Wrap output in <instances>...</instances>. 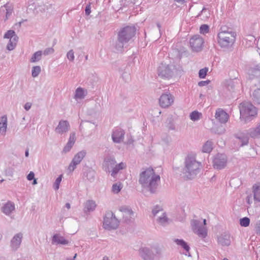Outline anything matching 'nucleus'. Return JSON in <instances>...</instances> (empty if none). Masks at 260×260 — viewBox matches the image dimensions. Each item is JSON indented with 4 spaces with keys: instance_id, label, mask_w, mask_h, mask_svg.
<instances>
[{
    "instance_id": "nucleus-42",
    "label": "nucleus",
    "mask_w": 260,
    "mask_h": 260,
    "mask_svg": "<svg viewBox=\"0 0 260 260\" xmlns=\"http://www.w3.org/2000/svg\"><path fill=\"white\" fill-rule=\"evenodd\" d=\"M249 223L250 219L246 217L241 218L240 220V224L242 226L247 227L249 225Z\"/></svg>"
},
{
    "instance_id": "nucleus-50",
    "label": "nucleus",
    "mask_w": 260,
    "mask_h": 260,
    "mask_svg": "<svg viewBox=\"0 0 260 260\" xmlns=\"http://www.w3.org/2000/svg\"><path fill=\"white\" fill-rule=\"evenodd\" d=\"M94 172L92 171H89L87 175V178L90 181L94 179Z\"/></svg>"
},
{
    "instance_id": "nucleus-49",
    "label": "nucleus",
    "mask_w": 260,
    "mask_h": 260,
    "mask_svg": "<svg viewBox=\"0 0 260 260\" xmlns=\"http://www.w3.org/2000/svg\"><path fill=\"white\" fill-rule=\"evenodd\" d=\"M74 145L69 143V142H67V144L66 145V146L64 147L63 149V152L64 153H67L68 152H69L71 148H72V147Z\"/></svg>"
},
{
    "instance_id": "nucleus-52",
    "label": "nucleus",
    "mask_w": 260,
    "mask_h": 260,
    "mask_svg": "<svg viewBox=\"0 0 260 260\" xmlns=\"http://www.w3.org/2000/svg\"><path fill=\"white\" fill-rule=\"evenodd\" d=\"M91 7L90 5L88 4L86 6L85 9V13L86 15H89L91 13Z\"/></svg>"
},
{
    "instance_id": "nucleus-20",
    "label": "nucleus",
    "mask_w": 260,
    "mask_h": 260,
    "mask_svg": "<svg viewBox=\"0 0 260 260\" xmlns=\"http://www.w3.org/2000/svg\"><path fill=\"white\" fill-rule=\"evenodd\" d=\"M215 119L221 123H226L229 118V115L221 109H218L215 114Z\"/></svg>"
},
{
    "instance_id": "nucleus-48",
    "label": "nucleus",
    "mask_w": 260,
    "mask_h": 260,
    "mask_svg": "<svg viewBox=\"0 0 260 260\" xmlns=\"http://www.w3.org/2000/svg\"><path fill=\"white\" fill-rule=\"evenodd\" d=\"M54 52V50L53 48L50 47L46 48L43 52V54L45 56L48 55L50 54H52Z\"/></svg>"
},
{
    "instance_id": "nucleus-8",
    "label": "nucleus",
    "mask_w": 260,
    "mask_h": 260,
    "mask_svg": "<svg viewBox=\"0 0 260 260\" xmlns=\"http://www.w3.org/2000/svg\"><path fill=\"white\" fill-rule=\"evenodd\" d=\"M118 226V221L113 213L108 212L104 218L103 227L108 230L116 229Z\"/></svg>"
},
{
    "instance_id": "nucleus-54",
    "label": "nucleus",
    "mask_w": 260,
    "mask_h": 260,
    "mask_svg": "<svg viewBox=\"0 0 260 260\" xmlns=\"http://www.w3.org/2000/svg\"><path fill=\"white\" fill-rule=\"evenodd\" d=\"M31 107V104L30 103H28V102L25 103L24 106V108L26 111H28L30 109Z\"/></svg>"
},
{
    "instance_id": "nucleus-34",
    "label": "nucleus",
    "mask_w": 260,
    "mask_h": 260,
    "mask_svg": "<svg viewBox=\"0 0 260 260\" xmlns=\"http://www.w3.org/2000/svg\"><path fill=\"white\" fill-rule=\"evenodd\" d=\"M249 135L251 137H258L260 136V122L257 126L253 129H251L249 132Z\"/></svg>"
},
{
    "instance_id": "nucleus-45",
    "label": "nucleus",
    "mask_w": 260,
    "mask_h": 260,
    "mask_svg": "<svg viewBox=\"0 0 260 260\" xmlns=\"http://www.w3.org/2000/svg\"><path fill=\"white\" fill-rule=\"evenodd\" d=\"M67 57L71 61H73L74 60L75 56L73 50H70L68 52L67 54Z\"/></svg>"
},
{
    "instance_id": "nucleus-10",
    "label": "nucleus",
    "mask_w": 260,
    "mask_h": 260,
    "mask_svg": "<svg viewBox=\"0 0 260 260\" xmlns=\"http://www.w3.org/2000/svg\"><path fill=\"white\" fill-rule=\"evenodd\" d=\"M156 254H154L152 250L148 247H142L139 250V254L143 260H154L156 254L159 255L161 254L160 250L158 248H155Z\"/></svg>"
},
{
    "instance_id": "nucleus-35",
    "label": "nucleus",
    "mask_w": 260,
    "mask_h": 260,
    "mask_svg": "<svg viewBox=\"0 0 260 260\" xmlns=\"http://www.w3.org/2000/svg\"><path fill=\"white\" fill-rule=\"evenodd\" d=\"M123 187V185L120 182H117L113 184L111 191L114 194L119 193Z\"/></svg>"
},
{
    "instance_id": "nucleus-27",
    "label": "nucleus",
    "mask_w": 260,
    "mask_h": 260,
    "mask_svg": "<svg viewBox=\"0 0 260 260\" xmlns=\"http://www.w3.org/2000/svg\"><path fill=\"white\" fill-rule=\"evenodd\" d=\"M87 94V90L79 87L76 89L75 93L74 95V99L76 101H78V100H82L84 99Z\"/></svg>"
},
{
    "instance_id": "nucleus-18",
    "label": "nucleus",
    "mask_w": 260,
    "mask_h": 260,
    "mask_svg": "<svg viewBox=\"0 0 260 260\" xmlns=\"http://www.w3.org/2000/svg\"><path fill=\"white\" fill-rule=\"evenodd\" d=\"M125 132L123 129L119 127L115 128L112 134L113 141L116 143H120L123 141Z\"/></svg>"
},
{
    "instance_id": "nucleus-1",
    "label": "nucleus",
    "mask_w": 260,
    "mask_h": 260,
    "mask_svg": "<svg viewBox=\"0 0 260 260\" xmlns=\"http://www.w3.org/2000/svg\"><path fill=\"white\" fill-rule=\"evenodd\" d=\"M160 182L159 175L155 174L151 168L143 169L139 175V182L143 188L151 193H155Z\"/></svg>"
},
{
    "instance_id": "nucleus-58",
    "label": "nucleus",
    "mask_w": 260,
    "mask_h": 260,
    "mask_svg": "<svg viewBox=\"0 0 260 260\" xmlns=\"http://www.w3.org/2000/svg\"><path fill=\"white\" fill-rule=\"evenodd\" d=\"M25 156L26 157H28L29 156V151L28 149H26L25 152Z\"/></svg>"
},
{
    "instance_id": "nucleus-40",
    "label": "nucleus",
    "mask_w": 260,
    "mask_h": 260,
    "mask_svg": "<svg viewBox=\"0 0 260 260\" xmlns=\"http://www.w3.org/2000/svg\"><path fill=\"white\" fill-rule=\"evenodd\" d=\"M212 131L215 134L221 135L225 132V128L222 125H220L216 128L213 127L212 128Z\"/></svg>"
},
{
    "instance_id": "nucleus-44",
    "label": "nucleus",
    "mask_w": 260,
    "mask_h": 260,
    "mask_svg": "<svg viewBox=\"0 0 260 260\" xmlns=\"http://www.w3.org/2000/svg\"><path fill=\"white\" fill-rule=\"evenodd\" d=\"M76 140V133L75 132H72L70 134L69 139L68 140V142L74 145L75 141Z\"/></svg>"
},
{
    "instance_id": "nucleus-25",
    "label": "nucleus",
    "mask_w": 260,
    "mask_h": 260,
    "mask_svg": "<svg viewBox=\"0 0 260 260\" xmlns=\"http://www.w3.org/2000/svg\"><path fill=\"white\" fill-rule=\"evenodd\" d=\"M52 243L56 244L67 245L69 241L60 234H56L52 237Z\"/></svg>"
},
{
    "instance_id": "nucleus-56",
    "label": "nucleus",
    "mask_w": 260,
    "mask_h": 260,
    "mask_svg": "<svg viewBox=\"0 0 260 260\" xmlns=\"http://www.w3.org/2000/svg\"><path fill=\"white\" fill-rule=\"evenodd\" d=\"M168 128L170 130H174L175 129V126L173 124H171L170 126H169Z\"/></svg>"
},
{
    "instance_id": "nucleus-55",
    "label": "nucleus",
    "mask_w": 260,
    "mask_h": 260,
    "mask_svg": "<svg viewBox=\"0 0 260 260\" xmlns=\"http://www.w3.org/2000/svg\"><path fill=\"white\" fill-rule=\"evenodd\" d=\"M256 231L257 234H260V220L256 225Z\"/></svg>"
},
{
    "instance_id": "nucleus-37",
    "label": "nucleus",
    "mask_w": 260,
    "mask_h": 260,
    "mask_svg": "<svg viewBox=\"0 0 260 260\" xmlns=\"http://www.w3.org/2000/svg\"><path fill=\"white\" fill-rule=\"evenodd\" d=\"M252 98L253 101L256 103L260 104V89L258 88L255 90L252 94Z\"/></svg>"
},
{
    "instance_id": "nucleus-64",
    "label": "nucleus",
    "mask_w": 260,
    "mask_h": 260,
    "mask_svg": "<svg viewBox=\"0 0 260 260\" xmlns=\"http://www.w3.org/2000/svg\"><path fill=\"white\" fill-rule=\"evenodd\" d=\"M157 27H158L159 28H160V24H159V23H157Z\"/></svg>"
},
{
    "instance_id": "nucleus-12",
    "label": "nucleus",
    "mask_w": 260,
    "mask_h": 260,
    "mask_svg": "<svg viewBox=\"0 0 260 260\" xmlns=\"http://www.w3.org/2000/svg\"><path fill=\"white\" fill-rule=\"evenodd\" d=\"M4 37L9 39L7 49L9 51L13 50L15 48L18 39L15 32L13 30H9L6 32Z\"/></svg>"
},
{
    "instance_id": "nucleus-28",
    "label": "nucleus",
    "mask_w": 260,
    "mask_h": 260,
    "mask_svg": "<svg viewBox=\"0 0 260 260\" xmlns=\"http://www.w3.org/2000/svg\"><path fill=\"white\" fill-rule=\"evenodd\" d=\"M250 78L252 79L260 75V66L259 64H256L253 67L250 68L248 71Z\"/></svg>"
},
{
    "instance_id": "nucleus-39",
    "label": "nucleus",
    "mask_w": 260,
    "mask_h": 260,
    "mask_svg": "<svg viewBox=\"0 0 260 260\" xmlns=\"http://www.w3.org/2000/svg\"><path fill=\"white\" fill-rule=\"evenodd\" d=\"M202 114L198 111H194L190 114V118L193 121H197L200 119Z\"/></svg>"
},
{
    "instance_id": "nucleus-46",
    "label": "nucleus",
    "mask_w": 260,
    "mask_h": 260,
    "mask_svg": "<svg viewBox=\"0 0 260 260\" xmlns=\"http://www.w3.org/2000/svg\"><path fill=\"white\" fill-rule=\"evenodd\" d=\"M163 211H162V208L158 206H155L152 209V214L154 216H156L157 214H158L160 212L161 213Z\"/></svg>"
},
{
    "instance_id": "nucleus-15",
    "label": "nucleus",
    "mask_w": 260,
    "mask_h": 260,
    "mask_svg": "<svg viewBox=\"0 0 260 260\" xmlns=\"http://www.w3.org/2000/svg\"><path fill=\"white\" fill-rule=\"evenodd\" d=\"M174 97L170 93L161 94L159 99V105L163 108L171 106L174 103Z\"/></svg>"
},
{
    "instance_id": "nucleus-31",
    "label": "nucleus",
    "mask_w": 260,
    "mask_h": 260,
    "mask_svg": "<svg viewBox=\"0 0 260 260\" xmlns=\"http://www.w3.org/2000/svg\"><path fill=\"white\" fill-rule=\"evenodd\" d=\"M119 211L122 212L124 216H129L132 217L134 216V212L132 209L126 206H122L119 207Z\"/></svg>"
},
{
    "instance_id": "nucleus-43",
    "label": "nucleus",
    "mask_w": 260,
    "mask_h": 260,
    "mask_svg": "<svg viewBox=\"0 0 260 260\" xmlns=\"http://www.w3.org/2000/svg\"><path fill=\"white\" fill-rule=\"evenodd\" d=\"M209 27L207 24H203L200 27V32L202 34H206L209 32Z\"/></svg>"
},
{
    "instance_id": "nucleus-6",
    "label": "nucleus",
    "mask_w": 260,
    "mask_h": 260,
    "mask_svg": "<svg viewBox=\"0 0 260 260\" xmlns=\"http://www.w3.org/2000/svg\"><path fill=\"white\" fill-rule=\"evenodd\" d=\"M116 161L114 158L110 157L106 159L105 161V165L107 167L106 169L107 172H110V168H112L111 176L115 177L118 172L126 167V164L125 162H121L116 164Z\"/></svg>"
},
{
    "instance_id": "nucleus-30",
    "label": "nucleus",
    "mask_w": 260,
    "mask_h": 260,
    "mask_svg": "<svg viewBox=\"0 0 260 260\" xmlns=\"http://www.w3.org/2000/svg\"><path fill=\"white\" fill-rule=\"evenodd\" d=\"M157 222L160 225L162 226L166 225L169 222V218H168L167 214L165 212H162L160 216H159L157 219Z\"/></svg>"
},
{
    "instance_id": "nucleus-60",
    "label": "nucleus",
    "mask_w": 260,
    "mask_h": 260,
    "mask_svg": "<svg viewBox=\"0 0 260 260\" xmlns=\"http://www.w3.org/2000/svg\"><path fill=\"white\" fill-rule=\"evenodd\" d=\"M102 260H109V257L107 256H104L103 257Z\"/></svg>"
},
{
    "instance_id": "nucleus-3",
    "label": "nucleus",
    "mask_w": 260,
    "mask_h": 260,
    "mask_svg": "<svg viewBox=\"0 0 260 260\" xmlns=\"http://www.w3.org/2000/svg\"><path fill=\"white\" fill-rule=\"evenodd\" d=\"M184 164L183 173L188 179L194 178L200 173L202 168L201 163L192 156L188 155L185 158Z\"/></svg>"
},
{
    "instance_id": "nucleus-41",
    "label": "nucleus",
    "mask_w": 260,
    "mask_h": 260,
    "mask_svg": "<svg viewBox=\"0 0 260 260\" xmlns=\"http://www.w3.org/2000/svg\"><path fill=\"white\" fill-rule=\"evenodd\" d=\"M62 180V175L58 176L55 180L54 183H53V188L55 190H57L59 188V185Z\"/></svg>"
},
{
    "instance_id": "nucleus-11",
    "label": "nucleus",
    "mask_w": 260,
    "mask_h": 260,
    "mask_svg": "<svg viewBox=\"0 0 260 260\" xmlns=\"http://www.w3.org/2000/svg\"><path fill=\"white\" fill-rule=\"evenodd\" d=\"M86 151L84 150H81L76 153L73 158L68 167V170L72 172L76 168L77 166L80 164L83 158L85 157Z\"/></svg>"
},
{
    "instance_id": "nucleus-7",
    "label": "nucleus",
    "mask_w": 260,
    "mask_h": 260,
    "mask_svg": "<svg viewBox=\"0 0 260 260\" xmlns=\"http://www.w3.org/2000/svg\"><path fill=\"white\" fill-rule=\"evenodd\" d=\"M190 225L193 232L199 237L205 238L207 236V229L203 226L201 221L197 219H192L190 221Z\"/></svg>"
},
{
    "instance_id": "nucleus-26",
    "label": "nucleus",
    "mask_w": 260,
    "mask_h": 260,
    "mask_svg": "<svg viewBox=\"0 0 260 260\" xmlns=\"http://www.w3.org/2000/svg\"><path fill=\"white\" fill-rule=\"evenodd\" d=\"M96 207V204L94 201L87 200L84 204V211L85 213L93 212Z\"/></svg>"
},
{
    "instance_id": "nucleus-13",
    "label": "nucleus",
    "mask_w": 260,
    "mask_h": 260,
    "mask_svg": "<svg viewBox=\"0 0 260 260\" xmlns=\"http://www.w3.org/2000/svg\"><path fill=\"white\" fill-rule=\"evenodd\" d=\"M227 164V157L223 154H217L213 160L214 169L221 170L225 168Z\"/></svg>"
},
{
    "instance_id": "nucleus-19",
    "label": "nucleus",
    "mask_w": 260,
    "mask_h": 260,
    "mask_svg": "<svg viewBox=\"0 0 260 260\" xmlns=\"http://www.w3.org/2000/svg\"><path fill=\"white\" fill-rule=\"evenodd\" d=\"M23 238V235L21 233L16 234L11 240L10 246L13 250H17L20 246Z\"/></svg>"
},
{
    "instance_id": "nucleus-29",
    "label": "nucleus",
    "mask_w": 260,
    "mask_h": 260,
    "mask_svg": "<svg viewBox=\"0 0 260 260\" xmlns=\"http://www.w3.org/2000/svg\"><path fill=\"white\" fill-rule=\"evenodd\" d=\"M253 192L254 201L260 202V183L255 184L253 186Z\"/></svg>"
},
{
    "instance_id": "nucleus-61",
    "label": "nucleus",
    "mask_w": 260,
    "mask_h": 260,
    "mask_svg": "<svg viewBox=\"0 0 260 260\" xmlns=\"http://www.w3.org/2000/svg\"><path fill=\"white\" fill-rule=\"evenodd\" d=\"M33 180H33L32 184L35 185V184H37V180L35 178H34Z\"/></svg>"
},
{
    "instance_id": "nucleus-59",
    "label": "nucleus",
    "mask_w": 260,
    "mask_h": 260,
    "mask_svg": "<svg viewBox=\"0 0 260 260\" xmlns=\"http://www.w3.org/2000/svg\"><path fill=\"white\" fill-rule=\"evenodd\" d=\"M65 207L68 209H70L71 208V205L69 203H67L66 204Z\"/></svg>"
},
{
    "instance_id": "nucleus-5",
    "label": "nucleus",
    "mask_w": 260,
    "mask_h": 260,
    "mask_svg": "<svg viewBox=\"0 0 260 260\" xmlns=\"http://www.w3.org/2000/svg\"><path fill=\"white\" fill-rule=\"evenodd\" d=\"M240 118L245 120L249 117H253L257 115V109L249 102H243L239 106Z\"/></svg>"
},
{
    "instance_id": "nucleus-53",
    "label": "nucleus",
    "mask_w": 260,
    "mask_h": 260,
    "mask_svg": "<svg viewBox=\"0 0 260 260\" xmlns=\"http://www.w3.org/2000/svg\"><path fill=\"white\" fill-rule=\"evenodd\" d=\"M209 82V81H202L198 83L199 86H204L207 85Z\"/></svg>"
},
{
    "instance_id": "nucleus-21",
    "label": "nucleus",
    "mask_w": 260,
    "mask_h": 260,
    "mask_svg": "<svg viewBox=\"0 0 260 260\" xmlns=\"http://www.w3.org/2000/svg\"><path fill=\"white\" fill-rule=\"evenodd\" d=\"M217 242L222 246H229L231 243L230 235L227 232H224L217 237Z\"/></svg>"
},
{
    "instance_id": "nucleus-63",
    "label": "nucleus",
    "mask_w": 260,
    "mask_h": 260,
    "mask_svg": "<svg viewBox=\"0 0 260 260\" xmlns=\"http://www.w3.org/2000/svg\"><path fill=\"white\" fill-rule=\"evenodd\" d=\"M76 256H77V254L76 253L72 259H74V260H75Z\"/></svg>"
},
{
    "instance_id": "nucleus-38",
    "label": "nucleus",
    "mask_w": 260,
    "mask_h": 260,
    "mask_svg": "<svg viewBox=\"0 0 260 260\" xmlns=\"http://www.w3.org/2000/svg\"><path fill=\"white\" fill-rule=\"evenodd\" d=\"M41 72V68L40 66H36L32 67L31 70V76L32 77L35 78L39 76Z\"/></svg>"
},
{
    "instance_id": "nucleus-51",
    "label": "nucleus",
    "mask_w": 260,
    "mask_h": 260,
    "mask_svg": "<svg viewBox=\"0 0 260 260\" xmlns=\"http://www.w3.org/2000/svg\"><path fill=\"white\" fill-rule=\"evenodd\" d=\"M35 178V174L33 172H30L27 176V179L29 181H31Z\"/></svg>"
},
{
    "instance_id": "nucleus-47",
    "label": "nucleus",
    "mask_w": 260,
    "mask_h": 260,
    "mask_svg": "<svg viewBox=\"0 0 260 260\" xmlns=\"http://www.w3.org/2000/svg\"><path fill=\"white\" fill-rule=\"evenodd\" d=\"M207 71H208V69L207 68L201 69L199 71V76L200 78H204L207 75Z\"/></svg>"
},
{
    "instance_id": "nucleus-33",
    "label": "nucleus",
    "mask_w": 260,
    "mask_h": 260,
    "mask_svg": "<svg viewBox=\"0 0 260 260\" xmlns=\"http://www.w3.org/2000/svg\"><path fill=\"white\" fill-rule=\"evenodd\" d=\"M213 149V142L211 141H207L203 145L202 151L205 153H209Z\"/></svg>"
},
{
    "instance_id": "nucleus-4",
    "label": "nucleus",
    "mask_w": 260,
    "mask_h": 260,
    "mask_svg": "<svg viewBox=\"0 0 260 260\" xmlns=\"http://www.w3.org/2000/svg\"><path fill=\"white\" fill-rule=\"evenodd\" d=\"M236 34L225 26L221 27L218 34V43L222 48H228L235 42Z\"/></svg>"
},
{
    "instance_id": "nucleus-23",
    "label": "nucleus",
    "mask_w": 260,
    "mask_h": 260,
    "mask_svg": "<svg viewBox=\"0 0 260 260\" xmlns=\"http://www.w3.org/2000/svg\"><path fill=\"white\" fill-rule=\"evenodd\" d=\"M236 142L240 144V146L246 145L248 143V135L244 133H240L236 135Z\"/></svg>"
},
{
    "instance_id": "nucleus-36",
    "label": "nucleus",
    "mask_w": 260,
    "mask_h": 260,
    "mask_svg": "<svg viewBox=\"0 0 260 260\" xmlns=\"http://www.w3.org/2000/svg\"><path fill=\"white\" fill-rule=\"evenodd\" d=\"M6 11V20L8 19L10 15L12 14V9L11 7H9L8 5L7 4L2 7L0 9V11L2 12V11L4 12Z\"/></svg>"
},
{
    "instance_id": "nucleus-17",
    "label": "nucleus",
    "mask_w": 260,
    "mask_h": 260,
    "mask_svg": "<svg viewBox=\"0 0 260 260\" xmlns=\"http://www.w3.org/2000/svg\"><path fill=\"white\" fill-rule=\"evenodd\" d=\"M15 205L14 202L8 201L2 204L1 211L6 216H10L15 211Z\"/></svg>"
},
{
    "instance_id": "nucleus-16",
    "label": "nucleus",
    "mask_w": 260,
    "mask_h": 260,
    "mask_svg": "<svg viewBox=\"0 0 260 260\" xmlns=\"http://www.w3.org/2000/svg\"><path fill=\"white\" fill-rule=\"evenodd\" d=\"M70 128V124L67 120H61L55 129L56 133L59 135L67 134Z\"/></svg>"
},
{
    "instance_id": "nucleus-14",
    "label": "nucleus",
    "mask_w": 260,
    "mask_h": 260,
    "mask_svg": "<svg viewBox=\"0 0 260 260\" xmlns=\"http://www.w3.org/2000/svg\"><path fill=\"white\" fill-rule=\"evenodd\" d=\"M173 68L172 65L161 63L158 68V76L166 78L171 77L173 74Z\"/></svg>"
},
{
    "instance_id": "nucleus-32",
    "label": "nucleus",
    "mask_w": 260,
    "mask_h": 260,
    "mask_svg": "<svg viewBox=\"0 0 260 260\" xmlns=\"http://www.w3.org/2000/svg\"><path fill=\"white\" fill-rule=\"evenodd\" d=\"M42 55L43 52L42 51H38L35 52L30 59V62L35 63L39 61L42 58Z\"/></svg>"
},
{
    "instance_id": "nucleus-2",
    "label": "nucleus",
    "mask_w": 260,
    "mask_h": 260,
    "mask_svg": "<svg viewBox=\"0 0 260 260\" xmlns=\"http://www.w3.org/2000/svg\"><path fill=\"white\" fill-rule=\"evenodd\" d=\"M136 30L135 27L133 26H126L119 30L115 44V48L117 51H122L124 45L135 36Z\"/></svg>"
},
{
    "instance_id": "nucleus-57",
    "label": "nucleus",
    "mask_w": 260,
    "mask_h": 260,
    "mask_svg": "<svg viewBox=\"0 0 260 260\" xmlns=\"http://www.w3.org/2000/svg\"><path fill=\"white\" fill-rule=\"evenodd\" d=\"M187 0H175V2L180 4H183L186 2Z\"/></svg>"
},
{
    "instance_id": "nucleus-24",
    "label": "nucleus",
    "mask_w": 260,
    "mask_h": 260,
    "mask_svg": "<svg viewBox=\"0 0 260 260\" xmlns=\"http://www.w3.org/2000/svg\"><path fill=\"white\" fill-rule=\"evenodd\" d=\"M8 127V119L6 115L0 117V134L5 136Z\"/></svg>"
},
{
    "instance_id": "nucleus-22",
    "label": "nucleus",
    "mask_w": 260,
    "mask_h": 260,
    "mask_svg": "<svg viewBox=\"0 0 260 260\" xmlns=\"http://www.w3.org/2000/svg\"><path fill=\"white\" fill-rule=\"evenodd\" d=\"M173 241L178 246L184 250L183 252L184 254L188 256H191L189 252L190 247L184 240L183 239H174Z\"/></svg>"
},
{
    "instance_id": "nucleus-62",
    "label": "nucleus",
    "mask_w": 260,
    "mask_h": 260,
    "mask_svg": "<svg viewBox=\"0 0 260 260\" xmlns=\"http://www.w3.org/2000/svg\"><path fill=\"white\" fill-rule=\"evenodd\" d=\"M206 219H204L202 225L206 226Z\"/></svg>"
},
{
    "instance_id": "nucleus-9",
    "label": "nucleus",
    "mask_w": 260,
    "mask_h": 260,
    "mask_svg": "<svg viewBox=\"0 0 260 260\" xmlns=\"http://www.w3.org/2000/svg\"><path fill=\"white\" fill-rule=\"evenodd\" d=\"M204 41L202 37L199 35L193 36L189 40V45L193 52H200L203 47Z\"/></svg>"
}]
</instances>
